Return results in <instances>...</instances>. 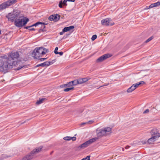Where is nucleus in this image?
I'll list each match as a JSON object with an SVG mask.
<instances>
[{"label": "nucleus", "mask_w": 160, "mask_h": 160, "mask_svg": "<svg viewBox=\"0 0 160 160\" xmlns=\"http://www.w3.org/2000/svg\"><path fill=\"white\" fill-rule=\"evenodd\" d=\"M19 54L17 52H12L7 58H2L0 60V71L6 72L8 69L12 68V66H16L17 68L15 69L16 70H19L23 66H20L22 62L18 60Z\"/></svg>", "instance_id": "f257e3e1"}, {"label": "nucleus", "mask_w": 160, "mask_h": 160, "mask_svg": "<svg viewBox=\"0 0 160 160\" xmlns=\"http://www.w3.org/2000/svg\"><path fill=\"white\" fill-rule=\"evenodd\" d=\"M48 52V50L43 47L37 48H35L32 52V55L35 58H37L42 56Z\"/></svg>", "instance_id": "f03ea898"}, {"label": "nucleus", "mask_w": 160, "mask_h": 160, "mask_svg": "<svg viewBox=\"0 0 160 160\" xmlns=\"http://www.w3.org/2000/svg\"><path fill=\"white\" fill-rule=\"evenodd\" d=\"M20 17H18L15 21V24L18 27H22L25 25L28 21L29 19L26 18H23L21 15H20Z\"/></svg>", "instance_id": "7ed1b4c3"}, {"label": "nucleus", "mask_w": 160, "mask_h": 160, "mask_svg": "<svg viewBox=\"0 0 160 160\" xmlns=\"http://www.w3.org/2000/svg\"><path fill=\"white\" fill-rule=\"evenodd\" d=\"M20 12L19 11L16 10L13 12L12 13H9L6 16L8 20L13 22L16 20L18 17H20Z\"/></svg>", "instance_id": "20e7f679"}, {"label": "nucleus", "mask_w": 160, "mask_h": 160, "mask_svg": "<svg viewBox=\"0 0 160 160\" xmlns=\"http://www.w3.org/2000/svg\"><path fill=\"white\" fill-rule=\"evenodd\" d=\"M17 2V0H8L2 3L0 5V10H2L8 8L9 6L14 4Z\"/></svg>", "instance_id": "39448f33"}, {"label": "nucleus", "mask_w": 160, "mask_h": 160, "mask_svg": "<svg viewBox=\"0 0 160 160\" xmlns=\"http://www.w3.org/2000/svg\"><path fill=\"white\" fill-rule=\"evenodd\" d=\"M97 139V138H94L90 139L82 144L79 147V148H84L89 146L93 142H95Z\"/></svg>", "instance_id": "423d86ee"}, {"label": "nucleus", "mask_w": 160, "mask_h": 160, "mask_svg": "<svg viewBox=\"0 0 160 160\" xmlns=\"http://www.w3.org/2000/svg\"><path fill=\"white\" fill-rule=\"evenodd\" d=\"M111 21V19L110 18H107L102 20L101 23L104 26H112L114 25V23Z\"/></svg>", "instance_id": "0eeeda50"}, {"label": "nucleus", "mask_w": 160, "mask_h": 160, "mask_svg": "<svg viewBox=\"0 0 160 160\" xmlns=\"http://www.w3.org/2000/svg\"><path fill=\"white\" fill-rule=\"evenodd\" d=\"M152 136L158 138L160 137V134L158 132V130L156 128H153L150 132Z\"/></svg>", "instance_id": "6e6552de"}, {"label": "nucleus", "mask_w": 160, "mask_h": 160, "mask_svg": "<svg viewBox=\"0 0 160 160\" xmlns=\"http://www.w3.org/2000/svg\"><path fill=\"white\" fill-rule=\"evenodd\" d=\"M111 56L109 54H105L98 58L96 62H102Z\"/></svg>", "instance_id": "1a4fd4ad"}, {"label": "nucleus", "mask_w": 160, "mask_h": 160, "mask_svg": "<svg viewBox=\"0 0 160 160\" xmlns=\"http://www.w3.org/2000/svg\"><path fill=\"white\" fill-rule=\"evenodd\" d=\"M38 25H41V26L42 28H44L45 27V25L43 23H41V22H38L36 23L35 24L32 25L31 26L29 27H26L25 28L26 29H28L30 31L34 30V29L33 28H32V27L34 26H37Z\"/></svg>", "instance_id": "9d476101"}, {"label": "nucleus", "mask_w": 160, "mask_h": 160, "mask_svg": "<svg viewBox=\"0 0 160 160\" xmlns=\"http://www.w3.org/2000/svg\"><path fill=\"white\" fill-rule=\"evenodd\" d=\"M60 15L58 14L52 15H51L49 18V20L50 21L53 20L56 21L59 19Z\"/></svg>", "instance_id": "9b49d317"}, {"label": "nucleus", "mask_w": 160, "mask_h": 160, "mask_svg": "<svg viewBox=\"0 0 160 160\" xmlns=\"http://www.w3.org/2000/svg\"><path fill=\"white\" fill-rule=\"evenodd\" d=\"M34 155L32 152L29 153L24 157L22 158V160H30L33 158Z\"/></svg>", "instance_id": "f8f14e48"}, {"label": "nucleus", "mask_w": 160, "mask_h": 160, "mask_svg": "<svg viewBox=\"0 0 160 160\" xmlns=\"http://www.w3.org/2000/svg\"><path fill=\"white\" fill-rule=\"evenodd\" d=\"M105 131L103 128L102 129H100L99 130H97V135L98 136L101 137L103 135H105Z\"/></svg>", "instance_id": "ddd939ff"}, {"label": "nucleus", "mask_w": 160, "mask_h": 160, "mask_svg": "<svg viewBox=\"0 0 160 160\" xmlns=\"http://www.w3.org/2000/svg\"><path fill=\"white\" fill-rule=\"evenodd\" d=\"M42 148V146H40V147L36 148L35 149H34L32 151V152L34 155L39 152L41 150Z\"/></svg>", "instance_id": "4468645a"}, {"label": "nucleus", "mask_w": 160, "mask_h": 160, "mask_svg": "<svg viewBox=\"0 0 160 160\" xmlns=\"http://www.w3.org/2000/svg\"><path fill=\"white\" fill-rule=\"evenodd\" d=\"M63 139L65 140L69 141L72 140L73 141H75L76 140V138L75 137H71L69 136H67L64 137Z\"/></svg>", "instance_id": "2eb2a0df"}, {"label": "nucleus", "mask_w": 160, "mask_h": 160, "mask_svg": "<svg viewBox=\"0 0 160 160\" xmlns=\"http://www.w3.org/2000/svg\"><path fill=\"white\" fill-rule=\"evenodd\" d=\"M90 79V78H86L79 79L78 80L79 81V84H81L84 82H85L88 81V80H89Z\"/></svg>", "instance_id": "dca6fc26"}, {"label": "nucleus", "mask_w": 160, "mask_h": 160, "mask_svg": "<svg viewBox=\"0 0 160 160\" xmlns=\"http://www.w3.org/2000/svg\"><path fill=\"white\" fill-rule=\"evenodd\" d=\"M154 137L152 136L151 138H149L148 140V142L149 144L153 143L157 139Z\"/></svg>", "instance_id": "f3484780"}, {"label": "nucleus", "mask_w": 160, "mask_h": 160, "mask_svg": "<svg viewBox=\"0 0 160 160\" xmlns=\"http://www.w3.org/2000/svg\"><path fill=\"white\" fill-rule=\"evenodd\" d=\"M67 1H68V0H64L63 2H62V0L60 1L58 5L59 7L60 8H62V5L64 6H67V4L66 2Z\"/></svg>", "instance_id": "a211bd4d"}, {"label": "nucleus", "mask_w": 160, "mask_h": 160, "mask_svg": "<svg viewBox=\"0 0 160 160\" xmlns=\"http://www.w3.org/2000/svg\"><path fill=\"white\" fill-rule=\"evenodd\" d=\"M159 6H160V1L158 2H157L151 4L149 6V8H152Z\"/></svg>", "instance_id": "6ab92c4d"}, {"label": "nucleus", "mask_w": 160, "mask_h": 160, "mask_svg": "<svg viewBox=\"0 0 160 160\" xmlns=\"http://www.w3.org/2000/svg\"><path fill=\"white\" fill-rule=\"evenodd\" d=\"M106 135L110 134L111 132V128L110 127L105 128H103Z\"/></svg>", "instance_id": "aec40b11"}, {"label": "nucleus", "mask_w": 160, "mask_h": 160, "mask_svg": "<svg viewBox=\"0 0 160 160\" xmlns=\"http://www.w3.org/2000/svg\"><path fill=\"white\" fill-rule=\"evenodd\" d=\"M55 62V60H53L51 61H47L44 62V66H48L53 63Z\"/></svg>", "instance_id": "412c9836"}, {"label": "nucleus", "mask_w": 160, "mask_h": 160, "mask_svg": "<svg viewBox=\"0 0 160 160\" xmlns=\"http://www.w3.org/2000/svg\"><path fill=\"white\" fill-rule=\"evenodd\" d=\"M74 28L73 26H71L69 27H66L63 28V31L65 32L69 31Z\"/></svg>", "instance_id": "4be33fe9"}, {"label": "nucleus", "mask_w": 160, "mask_h": 160, "mask_svg": "<svg viewBox=\"0 0 160 160\" xmlns=\"http://www.w3.org/2000/svg\"><path fill=\"white\" fill-rule=\"evenodd\" d=\"M144 83V82L143 81H141L138 83H136L135 84H133L132 86L135 88V89L137 88L138 87L139 85L141 84H143Z\"/></svg>", "instance_id": "5701e85b"}, {"label": "nucleus", "mask_w": 160, "mask_h": 160, "mask_svg": "<svg viewBox=\"0 0 160 160\" xmlns=\"http://www.w3.org/2000/svg\"><path fill=\"white\" fill-rule=\"evenodd\" d=\"M45 99V98H40L36 102V104L37 105H39L42 103L44 101Z\"/></svg>", "instance_id": "b1692460"}, {"label": "nucleus", "mask_w": 160, "mask_h": 160, "mask_svg": "<svg viewBox=\"0 0 160 160\" xmlns=\"http://www.w3.org/2000/svg\"><path fill=\"white\" fill-rule=\"evenodd\" d=\"M135 89V88L132 86L127 90V92L128 93H130L134 91Z\"/></svg>", "instance_id": "393cba45"}, {"label": "nucleus", "mask_w": 160, "mask_h": 160, "mask_svg": "<svg viewBox=\"0 0 160 160\" xmlns=\"http://www.w3.org/2000/svg\"><path fill=\"white\" fill-rule=\"evenodd\" d=\"M71 82L73 86L76 85L77 84H79V81L78 80H75L72 81Z\"/></svg>", "instance_id": "a878e982"}, {"label": "nucleus", "mask_w": 160, "mask_h": 160, "mask_svg": "<svg viewBox=\"0 0 160 160\" xmlns=\"http://www.w3.org/2000/svg\"><path fill=\"white\" fill-rule=\"evenodd\" d=\"M74 88L73 87H72L70 88H68L66 89H65L64 90V91L66 92H68L70 90H73V89Z\"/></svg>", "instance_id": "bb28decb"}, {"label": "nucleus", "mask_w": 160, "mask_h": 160, "mask_svg": "<svg viewBox=\"0 0 160 160\" xmlns=\"http://www.w3.org/2000/svg\"><path fill=\"white\" fill-rule=\"evenodd\" d=\"M153 38V37H152V36L151 37L149 38L147 40H146V41H145V42L146 43H147V42L150 41Z\"/></svg>", "instance_id": "cd10ccee"}, {"label": "nucleus", "mask_w": 160, "mask_h": 160, "mask_svg": "<svg viewBox=\"0 0 160 160\" xmlns=\"http://www.w3.org/2000/svg\"><path fill=\"white\" fill-rule=\"evenodd\" d=\"M97 38V36L96 35H94L92 36V37L91 39L92 41L94 40Z\"/></svg>", "instance_id": "c85d7f7f"}, {"label": "nucleus", "mask_w": 160, "mask_h": 160, "mask_svg": "<svg viewBox=\"0 0 160 160\" xmlns=\"http://www.w3.org/2000/svg\"><path fill=\"white\" fill-rule=\"evenodd\" d=\"M58 49V47H56L55 48L54 50V53L56 54H58V52L57 51Z\"/></svg>", "instance_id": "c756f323"}, {"label": "nucleus", "mask_w": 160, "mask_h": 160, "mask_svg": "<svg viewBox=\"0 0 160 160\" xmlns=\"http://www.w3.org/2000/svg\"><path fill=\"white\" fill-rule=\"evenodd\" d=\"M90 157L89 156H87L85 158H83L82 160H90Z\"/></svg>", "instance_id": "7c9ffc66"}, {"label": "nucleus", "mask_w": 160, "mask_h": 160, "mask_svg": "<svg viewBox=\"0 0 160 160\" xmlns=\"http://www.w3.org/2000/svg\"><path fill=\"white\" fill-rule=\"evenodd\" d=\"M36 66L37 67H39V66H42V67H45L44 65V62L41 64H39L37 65Z\"/></svg>", "instance_id": "2f4dec72"}, {"label": "nucleus", "mask_w": 160, "mask_h": 160, "mask_svg": "<svg viewBox=\"0 0 160 160\" xmlns=\"http://www.w3.org/2000/svg\"><path fill=\"white\" fill-rule=\"evenodd\" d=\"M66 85L68 87L72 86H73V85H72V83L71 82H69Z\"/></svg>", "instance_id": "473e14b6"}, {"label": "nucleus", "mask_w": 160, "mask_h": 160, "mask_svg": "<svg viewBox=\"0 0 160 160\" xmlns=\"http://www.w3.org/2000/svg\"><path fill=\"white\" fill-rule=\"evenodd\" d=\"M94 121L92 120L88 122H87V123L88 124H90L93 122Z\"/></svg>", "instance_id": "72a5a7b5"}, {"label": "nucleus", "mask_w": 160, "mask_h": 160, "mask_svg": "<svg viewBox=\"0 0 160 160\" xmlns=\"http://www.w3.org/2000/svg\"><path fill=\"white\" fill-rule=\"evenodd\" d=\"M149 112V110L148 109H146L145 111H144L143 112L144 113H148Z\"/></svg>", "instance_id": "f704fd0d"}, {"label": "nucleus", "mask_w": 160, "mask_h": 160, "mask_svg": "<svg viewBox=\"0 0 160 160\" xmlns=\"http://www.w3.org/2000/svg\"><path fill=\"white\" fill-rule=\"evenodd\" d=\"M66 85V84L62 85L60 86V87L61 88H63L64 87H65L66 86H67Z\"/></svg>", "instance_id": "c9c22d12"}, {"label": "nucleus", "mask_w": 160, "mask_h": 160, "mask_svg": "<svg viewBox=\"0 0 160 160\" xmlns=\"http://www.w3.org/2000/svg\"><path fill=\"white\" fill-rule=\"evenodd\" d=\"M64 32H65L63 31V29L62 31L60 33V34L61 35H62Z\"/></svg>", "instance_id": "e433bc0d"}, {"label": "nucleus", "mask_w": 160, "mask_h": 160, "mask_svg": "<svg viewBox=\"0 0 160 160\" xmlns=\"http://www.w3.org/2000/svg\"><path fill=\"white\" fill-rule=\"evenodd\" d=\"M86 124H88L87 122L82 123L81 124V125H84Z\"/></svg>", "instance_id": "4c0bfd02"}, {"label": "nucleus", "mask_w": 160, "mask_h": 160, "mask_svg": "<svg viewBox=\"0 0 160 160\" xmlns=\"http://www.w3.org/2000/svg\"><path fill=\"white\" fill-rule=\"evenodd\" d=\"M58 54L60 55V56H62V55L63 54V52H58Z\"/></svg>", "instance_id": "58836bf2"}, {"label": "nucleus", "mask_w": 160, "mask_h": 160, "mask_svg": "<svg viewBox=\"0 0 160 160\" xmlns=\"http://www.w3.org/2000/svg\"><path fill=\"white\" fill-rule=\"evenodd\" d=\"M129 147H129V146H126L125 147V149H128V148H129Z\"/></svg>", "instance_id": "ea45409f"}, {"label": "nucleus", "mask_w": 160, "mask_h": 160, "mask_svg": "<svg viewBox=\"0 0 160 160\" xmlns=\"http://www.w3.org/2000/svg\"><path fill=\"white\" fill-rule=\"evenodd\" d=\"M68 1L69 2H74L75 1V0H68Z\"/></svg>", "instance_id": "a19ab883"}, {"label": "nucleus", "mask_w": 160, "mask_h": 160, "mask_svg": "<svg viewBox=\"0 0 160 160\" xmlns=\"http://www.w3.org/2000/svg\"><path fill=\"white\" fill-rule=\"evenodd\" d=\"M45 59H46L45 58H42L41 59V61H43L44 60H45Z\"/></svg>", "instance_id": "79ce46f5"}, {"label": "nucleus", "mask_w": 160, "mask_h": 160, "mask_svg": "<svg viewBox=\"0 0 160 160\" xmlns=\"http://www.w3.org/2000/svg\"><path fill=\"white\" fill-rule=\"evenodd\" d=\"M149 7H147L146 8H145V9H148L149 8Z\"/></svg>", "instance_id": "37998d69"}, {"label": "nucleus", "mask_w": 160, "mask_h": 160, "mask_svg": "<svg viewBox=\"0 0 160 160\" xmlns=\"http://www.w3.org/2000/svg\"><path fill=\"white\" fill-rule=\"evenodd\" d=\"M108 85H104L103 86H101L100 87L98 88H100L102 86H107Z\"/></svg>", "instance_id": "c03bdc74"}, {"label": "nucleus", "mask_w": 160, "mask_h": 160, "mask_svg": "<svg viewBox=\"0 0 160 160\" xmlns=\"http://www.w3.org/2000/svg\"><path fill=\"white\" fill-rule=\"evenodd\" d=\"M1 30H0V34L1 33Z\"/></svg>", "instance_id": "a18cd8bd"}, {"label": "nucleus", "mask_w": 160, "mask_h": 160, "mask_svg": "<svg viewBox=\"0 0 160 160\" xmlns=\"http://www.w3.org/2000/svg\"><path fill=\"white\" fill-rule=\"evenodd\" d=\"M124 149L123 148H122V150H123Z\"/></svg>", "instance_id": "49530a36"}]
</instances>
